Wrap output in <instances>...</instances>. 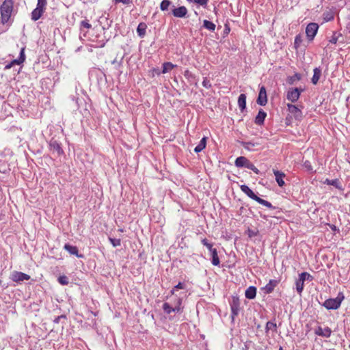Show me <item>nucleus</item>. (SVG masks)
<instances>
[{"instance_id":"5701e85b","label":"nucleus","mask_w":350,"mask_h":350,"mask_svg":"<svg viewBox=\"0 0 350 350\" xmlns=\"http://www.w3.org/2000/svg\"><path fill=\"white\" fill-rule=\"evenodd\" d=\"M147 25L145 23H140L137 28V33L140 38H144L146 35Z\"/></svg>"},{"instance_id":"f8f14e48","label":"nucleus","mask_w":350,"mask_h":350,"mask_svg":"<svg viewBox=\"0 0 350 350\" xmlns=\"http://www.w3.org/2000/svg\"><path fill=\"white\" fill-rule=\"evenodd\" d=\"M11 279L14 282H22L30 279V276L26 273L20 271H14L12 273Z\"/></svg>"},{"instance_id":"6e6d98bb","label":"nucleus","mask_w":350,"mask_h":350,"mask_svg":"<svg viewBox=\"0 0 350 350\" xmlns=\"http://www.w3.org/2000/svg\"><path fill=\"white\" fill-rule=\"evenodd\" d=\"M176 297H176L174 298V299L173 300V301H172L171 303H170L172 306H174V304H176Z\"/></svg>"},{"instance_id":"a878e982","label":"nucleus","mask_w":350,"mask_h":350,"mask_svg":"<svg viewBox=\"0 0 350 350\" xmlns=\"http://www.w3.org/2000/svg\"><path fill=\"white\" fill-rule=\"evenodd\" d=\"M238 105L242 111L246 108V95L245 94H241L239 95Z\"/></svg>"},{"instance_id":"20e7f679","label":"nucleus","mask_w":350,"mask_h":350,"mask_svg":"<svg viewBox=\"0 0 350 350\" xmlns=\"http://www.w3.org/2000/svg\"><path fill=\"white\" fill-rule=\"evenodd\" d=\"M312 275L307 272H302L299 275V278L296 281V290L297 293L301 295L304 287V282L307 280H312Z\"/></svg>"},{"instance_id":"39448f33","label":"nucleus","mask_w":350,"mask_h":350,"mask_svg":"<svg viewBox=\"0 0 350 350\" xmlns=\"http://www.w3.org/2000/svg\"><path fill=\"white\" fill-rule=\"evenodd\" d=\"M319 25L315 23H310L307 25L306 28V33L309 41L314 40L317 33Z\"/></svg>"},{"instance_id":"b1692460","label":"nucleus","mask_w":350,"mask_h":350,"mask_svg":"<svg viewBox=\"0 0 350 350\" xmlns=\"http://www.w3.org/2000/svg\"><path fill=\"white\" fill-rule=\"evenodd\" d=\"M314 74L312 77L311 81L314 85L317 84L321 76V70L320 68H315L313 70Z\"/></svg>"},{"instance_id":"c03bdc74","label":"nucleus","mask_w":350,"mask_h":350,"mask_svg":"<svg viewBox=\"0 0 350 350\" xmlns=\"http://www.w3.org/2000/svg\"><path fill=\"white\" fill-rule=\"evenodd\" d=\"M151 72H152V77H154V75H160L162 73V70L161 71L159 70V68H154L152 69Z\"/></svg>"},{"instance_id":"4be33fe9","label":"nucleus","mask_w":350,"mask_h":350,"mask_svg":"<svg viewBox=\"0 0 350 350\" xmlns=\"http://www.w3.org/2000/svg\"><path fill=\"white\" fill-rule=\"evenodd\" d=\"M245 297L249 299L255 298L256 295V288L254 286H250L247 288L245 293Z\"/></svg>"},{"instance_id":"a211bd4d","label":"nucleus","mask_w":350,"mask_h":350,"mask_svg":"<svg viewBox=\"0 0 350 350\" xmlns=\"http://www.w3.org/2000/svg\"><path fill=\"white\" fill-rule=\"evenodd\" d=\"M44 11L45 10L36 6V8L31 12V20L33 21H38L39 18H41Z\"/></svg>"},{"instance_id":"4c0bfd02","label":"nucleus","mask_w":350,"mask_h":350,"mask_svg":"<svg viewBox=\"0 0 350 350\" xmlns=\"http://www.w3.org/2000/svg\"><path fill=\"white\" fill-rule=\"evenodd\" d=\"M83 27L89 29L92 28V25L89 23L88 20L82 21L80 23L81 29H82Z\"/></svg>"},{"instance_id":"bb28decb","label":"nucleus","mask_w":350,"mask_h":350,"mask_svg":"<svg viewBox=\"0 0 350 350\" xmlns=\"http://www.w3.org/2000/svg\"><path fill=\"white\" fill-rule=\"evenodd\" d=\"M176 65L173 64L172 62H164L162 65V73L165 74L171 71L173 68H176Z\"/></svg>"},{"instance_id":"c85d7f7f","label":"nucleus","mask_w":350,"mask_h":350,"mask_svg":"<svg viewBox=\"0 0 350 350\" xmlns=\"http://www.w3.org/2000/svg\"><path fill=\"white\" fill-rule=\"evenodd\" d=\"M25 60V47H23L21 49L20 55L18 59L12 60V62L15 64L20 65L23 63Z\"/></svg>"},{"instance_id":"5fc2aeb1","label":"nucleus","mask_w":350,"mask_h":350,"mask_svg":"<svg viewBox=\"0 0 350 350\" xmlns=\"http://www.w3.org/2000/svg\"><path fill=\"white\" fill-rule=\"evenodd\" d=\"M207 247V249L211 252L213 251V250H214L215 248L213 247V244L212 243H210L209 245H206V246Z\"/></svg>"},{"instance_id":"dca6fc26","label":"nucleus","mask_w":350,"mask_h":350,"mask_svg":"<svg viewBox=\"0 0 350 350\" xmlns=\"http://www.w3.org/2000/svg\"><path fill=\"white\" fill-rule=\"evenodd\" d=\"M239 143L245 149L249 151L256 150V147L260 146L259 143L253 142L241 141Z\"/></svg>"},{"instance_id":"6e6552de","label":"nucleus","mask_w":350,"mask_h":350,"mask_svg":"<svg viewBox=\"0 0 350 350\" xmlns=\"http://www.w3.org/2000/svg\"><path fill=\"white\" fill-rule=\"evenodd\" d=\"M49 148L51 150L57 152L59 156L64 153L61 144L53 138L51 139L49 142Z\"/></svg>"},{"instance_id":"7ed1b4c3","label":"nucleus","mask_w":350,"mask_h":350,"mask_svg":"<svg viewBox=\"0 0 350 350\" xmlns=\"http://www.w3.org/2000/svg\"><path fill=\"white\" fill-rule=\"evenodd\" d=\"M181 304L182 299H180V297H176V304L172 306L170 303L165 302L163 304V309L164 312L167 314H170L172 312H179L182 311Z\"/></svg>"},{"instance_id":"4468645a","label":"nucleus","mask_w":350,"mask_h":350,"mask_svg":"<svg viewBox=\"0 0 350 350\" xmlns=\"http://www.w3.org/2000/svg\"><path fill=\"white\" fill-rule=\"evenodd\" d=\"M273 172L278 185L281 187H283L285 185V182L284 180V178L286 176L285 174L277 170H273Z\"/></svg>"},{"instance_id":"9d476101","label":"nucleus","mask_w":350,"mask_h":350,"mask_svg":"<svg viewBox=\"0 0 350 350\" xmlns=\"http://www.w3.org/2000/svg\"><path fill=\"white\" fill-rule=\"evenodd\" d=\"M256 102L260 106H265L267 103V92L264 86H262L260 88Z\"/></svg>"},{"instance_id":"13d9d810","label":"nucleus","mask_w":350,"mask_h":350,"mask_svg":"<svg viewBox=\"0 0 350 350\" xmlns=\"http://www.w3.org/2000/svg\"><path fill=\"white\" fill-rule=\"evenodd\" d=\"M332 18H333V16H330V17H329V16H327V21H330V20H332Z\"/></svg>"},{"instance_id":"49530a36","label":"nucleus","mask_w":350,"mask_h":350,"mask_svg":"<svg viewBox=\"0 0 350 350\" xmlns=\"http://www.w3.org/2000/svg\"><path fill=\"white\" fill-rule=\"evenodd\" d=\"M184 76L188 79L194 78V75L189 70H186L184 72Z\"/></svg>"},{"instance_id":"bf43d9fd","label":"nucleus","mask_w":350,"mask_h":350,"mask_svg":"<svg viewBox=\"0 0 350 350\" xmlns=\"http://www.w3.org/2000/svg\"><path fill=\"white\" fill-rule=\"evenodd\" d=\"M332 18H333V16H330V17H329V16H327V21H330V20H332Z\"/></svg>"},{"instance_id":"ea45409f","label":"nucleus","mask_w":350,"mask_h":350,"mask_svg":"<svg viewBox=\"0 0 350 350\" xmlns=\"http://www.w3.org/2000/svg\"><path fill=\"white\" fill-rule=\"evenodd\" d=\"M47 0H38L37 7L46 10Z\"/></svg>"},{"instance_id":"680f3d73","label":"nucleus","mask_w":350,"mask_h":350,"mask_svg":"<svg viewBox=\"0 0 350 350\" xmlns=\"http://www.w3.org/2000/svg\"><path fill=\"white\" fill-rule=\"evenodd\" d=\"M349 348H350V345H349Z\"/></svg>"},{"instance_id":"1a4fd4ad","label":"nucleus","mask_w":350,"mask_h":350,"mask_svg":"<svg viewBox=\"0 0 350 350\" xmlns=\"http://www.w3.org/2000/svg\"><path fill=\"white\" fill-rule=\"evenodd\" d=\"M314 334L317 336L329 338L332 334V329L329 327H323L321 326H318L314 329Z\"/></svg>"},{"instance_id":"423d86ee","label":"nucleus","mask_w":350,"mask_h":350,"mask_svg":"<svg viewBox=\"0 0 350 350\" xmlns=\"http://www.w3.org/2000/svg\"><path fill=\"white\" fill-rule=\"evenodd\" d=\"M301 92L302 90L297 88H290L287 92L286 98L292 103H295L299 99Z\"/></svg>"},{"instance_id":"a19ab883","label":"nucleus","mask_w":350,"mask_h":350,"mask_svg":"<svg viewBox=\"0 0 350 350\" xmlns=\"http://www.w3.org/2000/svg\"><path fill=\"white\" fill-rule=\"evenodd\" d=\"M58 282L62 285H66L68 284V278L65 275L59 276L58 278Z\"/></svg>"},{"instance_id":"79ce46f5","label":"nucleus","mask_w":350,"mask_h":350,"mask_svg":"<svg viewBox=\"0 0 350 350\" xmlns=\"http://www.w3.org/2000/svg\"><path fill=\"white\" fill-rule=\"evenodd\" d=\"M202 85L207 89L211 87V82L206 77L204 78L202 81Z\"/></svg>"},{"instance_id":"8fccbe9b","label":"nucleus","mask_w":350,"mask_h":350,"mask_svg":"<svg viewBox=\"0 0 350 350\" xmlns=\"http://www.w3.org/2000/svg\"><path fill=\"white\" fill-rule=\"evenodd\" d=\"M252 200H254L256 201L257 202H258V203H259V204H261L262 203V202L264 201V200H263V199H262V198H259V197H258V196H257L256 195H255V196L254 197V198H253Z\"/></svg>"},{"instance_id":"3c124183","label":"nucleus","mask_w":350,"mask_h":350,"mask_svg":"<svg viewBox=\"0 0 350 350\" xmlns=\"http://www.w3.org/2000/svg\"><path fill=\"white\" fill-rule=\"evenodd\" d=\"M14 65V64L12 61L11 62H10L9 64L5 65V70H8V69L11 68Z\"/></svg>"},{"instance_id":"6ab92c4d","label":"nucleus","mask_w":350,"mask_h":350,"mask_svg":"<svg viewBox=\"0 0 350 350\" xmlns=\"http://www.w3.org/2000/svg\"><path fill=\"white\" fill-rule=\"evenodd\" d=\"M250 160L243 156L239 157L236 159L234 161L235 166L237 167H247L248 162Z\"/></svg>"},{"instance_id":"37998d69","label":"nucleus","mask_w":350,"mask_h":350,"mask_svg":"<svg viewBox=\"0 0 350 350\" xmlns=\"http://www.w3.org/2000/svg\"><path fill=\"white\" fill-rule=\"evenodd\" d=\"M184 288V285L181 283V282H179L177 285H176L174 288L171 291V294L172 295H174V292H175V290L176 289H183Z\"/></svg>"},{"instance_id":"f03ea898","label":"nucleus","mask_w":350,"mask_h":350,"mask_svg":"<svg viewBox=\"0 0 350 350\" xmlns=\"http://www.w3.org/2000/svg\"><path fill=\"white\" fill-rule=\"evenodd\" d=\"M343 299V294L342 293H339L336 298L325 300L323 306L327 310H336L340 306Z\"/></svg>"},{"instance_id":"cd10ccee","label":"nucleus","mask_w":350,"mask_h":350,"mask_svg":"<svg viewBox=\"0 0 350 350\" xmlns=\"http://www.w3.org/2000/svg\"><path fill=\"white\" fill-rule=\"evenodd\" d=\"M206 139L207 138L206 137L202 138L199 144L194 148L196 152L198 153L206 148Z\"/></svg>"},{"instance_id":"9b49d317","label":"nucleus","mask_w":350,"mask_h":350,"mask_svg":"<svg viewBox=\"0 0 350 350\" xmlns=\"http://www.w3.org/2000/svg\"><path fill=\"white\" fill-rule=\"evenodd\" d=\"M288 111L293 115L295 118L301 120L302 118V112L297 106L292 104H287Z\"/></svg>"},{"instance_id":"a18cd8bd","label":"nucleus","mask_w":350,"mask_h":350,"mask_svg":"<svg viewBox=\"0 0 350 350\" xmlns=\"http://www.w3.org/2000/svg\"><path fill=\"white\" fill-rule=\"evenodd\" d=\"M115 3H122L129 5L133 3V0H114Z\"/></svg>"},{"instance_id":"f704fd0d","label":"nucleus","mask_w":350,"mask_h":350,"mask_svg":"<svg viewBox=\"0 0 350 350\" xmlns=\"http://www.w3.org/2000/svg\"><path fill=\"white\" fill-rule=\"evenodd\" d=\"M342 36L341 33L334 31L333 33L332 36L331 37V39L329 40V42L332 43V44H336L338 40L339 36Z\"/></svg>"},{"instance_id":"473e14b6","label":"nucleus","mask_w":350,"mask_h":350,"mask_svg":"<svg viewBox=\"0 0 350 350\" xmlns=\"http://www.w3.org/2000/svg\"><path fill=\"white\" fill-rule=\"evenodd\" d=\"M172 4L170 0H163L160 4V9L162 11H166L168 10L169 6Z\"/></svg>"},{"instance_id":"de8ad7c7","label":"nucleus","mask_w":350,"mask_h":350,"mask_svg":"<svg viewBox=\"0 0 350 350\" xmlns=\"http://www.w3.org/2000/svg\"><path fill=\"white\" fill-rule=\"evenodd\" d=\"M261 204L263 205V206H267L269 208H273L272 204L269 202H268L267 200H264V201L262 202V203Z\"/></svg>"},{"instance_id":"052dcab7","label":"nucleus","mask_w":350,"mask_h":350,"mask_svg":"<svg viewBox=\"0 0 350 350\" xmlns=\"http://www.w3.org/2000/svg\"><path fill=\"white\" fill-rule=\"evenodd\" d=\"M279 350H284L282 347H280Z\"/></svg>"},{"instance_id":"58836bf2","label":"nucleus","mask_w":350,"mask_h":350,"mask_svg":"<svg viewBox=\"0 0 350 350\" xmlns=\"http://www.w3.org/2000/svg\"><path fill=\"white\" fill-rule=\"evenodd\" d=\"M109 241L113 247H118L121 245V241L119 239L109 238Z\"/></svg>"},{"instance_id":"09e8293b","label":"nucleus","mask_w":350,"mask_h":350,"mask_svg":"<svg viewBox=\"0 0 350 350\" xmlns=\"http://www.w3.org/2000/svg\"><path fill=\"white\" fill-rule=\"evenodd\" d=\"M252 200H254L256 201L257 202H258V203H259V204H261L262 203V202L264 201V200H263V199H262V198H259V197H258V196H257L256 195H255V196L254 197V198H253Z\"/></svg>"},{"instance_id":"412c9836","label":"nucleus","mask_w":350,"mask_h":350,"mask_svg":"<svg viewBox=\"0 0 350 350\" xmlns=\"http://www.w3.org/2000/svg\"><path fill=\"white\" fill-rule=\"evenodd\" d=\"M323 183L326 184L327 185H332L340 191L343 190V188L341 185L340 180L337 178L333 179V180H329V179L327 178L325 180Z\"/></svg>"},{"instance_id":"f257e3e1","label":"nucleus","mask_w":350,"mask_h":350,"mask_svg":"<svg viewBox=\"0 0 350 350\" xmlns=\"http://www.w3.org/2000/svg\"><path fill=\"white\" fill-rule=\"evenodd\" d=\"M14 1L13 0H4L0 7L1 18L3 24L6 23L12 14L13 11Z\"/></svg>"},{"instance_id":"f3484780","label":"nucleus","mask_w":350,"mask_h":350,"mask_svg":"<svg viewBox=\"0 0 350 350\" xmlns=\"http://www.w3.org/2000/svg\"><path fill=\"white\" fill-rule=\"evenodd\" d=\"M279 282L280 281L277 280H270L268 284L264 287L265 293L267 294L272 293Z\"/></svg>"},{"instance_id":"0eeeda50","label":"nucleus","mask_w":350,"mask_h":350,"mask_svg":"<svg viewBox=\"0 0 350 350\" xmlns=\"http://www.w3.org/2000/svg\"><path fill=\"white\" fill-rule=\"evenodd\" d=\"M230 308L232 312V319H234L239 314L240 310L239 299L237 297H233L230 303Z\"/></svg>"},{"instance_id":"603ef678","label":"nucleus","mask_w":350,"mask_h":350,"mask_svg":"<svg viewBox=\"0 0 350 350\" xmlns=\"http://www.w3.org/2000/svg\"><path fill=\"white\" fill-rule=\"evenodd\" d=\"M201 242L204 246H206L211 243L206 239H202Z\"/></svg>"},{"instance_id":"864d4df0","label":"nucleus","mask_w":350,"mask_h":350,"mask_svg":"<svg viewBox=\"0 0 350 350\" xmlns=\"http://www.w3.org/2000/svg\"><path fill=\"white\" fill-rule=\"evenodd\" d=\"M329 226V227L331 228V229L333 230V231H338V229H337L336 226L335 225H330V224H328Z\"/></svg>"},{"instance_id":"7c9ffc66","label":"nucleus","mask_w":350,"mask_h":350,"mask_svg":"<svg viewBox=\"0 0 350 350\" xmlns=\"http://www.w3.org/2000/svg\"><path fill=\"white\" fill-rule=\"evenodd\" d=\"M203 27H204L205 29H206L209 31H214L216 26L213 22L209 21L208 20H204Z\"/></svg>"},{"instance_id":"2f4dec72","label":"nucleus","mask_w":350,"mask_h":350,"mask_svg":"<svg viewBox=\"0 0 350 350\" xmlns=\"http://www.w3.org/2000/svg\"><path fill=\"white\" fill-rule=\"evenodd\" d=\"M258 232H259V231H258V228L256 227L254 228L249 227L246 231V233L247 234V235L250 238L257 236Z\"/></svg>"},{"instance_id":"ddd939ff","label":"nucleus","mask_w":350,"mask_h":350,"mask_svg":"<svg viewBox=\"0 0 350 350\" xmlns=\"http://www.w3.org/2000/svg\"><path fill=\"white\" fill-rule=\"evenodd\" d=\"M188 10L185 6H180L177 8H174L172 10V14L174 16L177 18H184L186 16Z\"/></svg>"},{"instance_id":"72a5a7b5","label":"nucleus","mask_w":350,"mask_h":350,"mask_svg":"<svg viewBox=\"0 0 350 350\" xmlns=\"http://www.w3.org/2000/svg\"><path fill=\"white\" fill-rule=\"evenodd\" d=\"M303 42L302 36L301 34H298L295 36L294 40V47L298 49Z\"/></svg>"},{"instance_id":"e433bc0d","label":"nucleus","mask_w":350,"mask_h":350,"mask_svg":"<svg viewBox=\"0 0 350 350\" xmlns=\"http://www.w3.org/2000/svg\"><path fill=\"white\" fill-rule=\"evenodd\" d=\"M246 168L252 170L256 174H260V171L255 167V165L252 163L250 162V161L248 162Z\"/></svg>"},{"instance_id":"c756f323","label":"nucleus","mask_w":350,"mask_h":350,"mask_svg":"<svg viewBox=\"0 0 350 350\" xmlns=\"http://www.w3.org/2000/svg\"><path fill=\"white\" fill-rule=\"evenodd\" d=\"M212 257V264L215 266H217L220 263V260L217 254V251L216 249L213 250L211 252Z\"/></svg>"},{"instance_id":"2eb2a0df","label":"nucleus","mask_w":350,"mask_h":350,"mask_svg":"<svg viewBox=\"0 0 350 350\" xmlns=\"http://www.w3.org/2000/svg\"><path fill=\"white\" fill-rule=\"evenodd\" d=\"M267 117V113L262 109L258 111V114L255 117L254 123L261 126L264 124L265 119Z\"/></svg>"},{"instance_id":"c9c22d12","label":"nucleus","mask_w":350,"mask_h":350,"mask_svg":"<svg viewBox=\"0 0 350 350\" xmlns=\"http://www.w3.org/2000/svg\"><path fill=\"white\" fill-rule=\"evenodd\" d=\"M276 328H277V325H276L275 323H273L271 321H268L266 324V327H265L266 331H268L270 329L276 331Z\"/></svg>"},{"instance_id":"4d7b16f0","label":"nucleus","mask_w":350,"mask_h":350,"mask_svg":"<svg viewBox=\"0 0 350 350\" xmlns=\"http://www.w3.org/2000/svg\"><path fill=\"white\" fill-rule=\"evenodd\" d=\"M295 77L298 79L299 80L301 79V77H300V75L299 74H295Z\"/></svg>"},{"instance_id":"393cba45","label":"nucleus","mask_w":350,"mask_h":350,"mask_svg":"<svg viewBox=\"0 0 350 350\" xmlns=\"http://www.w3.org/2000/svg\"><path fill=\"white\" fill-rule=\"evenodd\" d=\"M240 189L242 192H243L245 195H247L251 199H253L255 196V193L253 192L250 188L246 185H242L240 186Z\"/></svg>"},{"instance_id":"aec40b11","label":"nucleus","mask_w":350,"mask_h":350,"mask_svg":"<svg viewBox=\"0 0 350 350\" xmlns=\"http://www.w3.org/2000/svg\"><path fill=\"white\" fill-rule=\"evenodd\" d=\"M64 248L72 255H75L78 258L83 257V255L79 254V250L76 246H73L70 244H65Z\"/></svg>"}]
</instances>
